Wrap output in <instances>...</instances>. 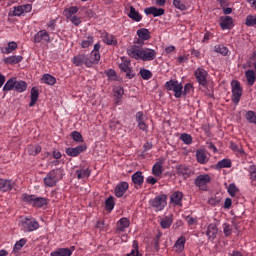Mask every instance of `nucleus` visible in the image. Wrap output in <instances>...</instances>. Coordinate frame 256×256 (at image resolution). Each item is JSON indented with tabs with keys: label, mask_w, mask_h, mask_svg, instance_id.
<instances>
[{
	"label": "nucleus",
	"mask_w": 256,
	"mask_h": 256,
	"mask_svg": "<svg viewBox=\"0 0 256 256\" xmlns=\"http://www.w3.org/2000/svg\"><path fill=\"white\" fill-rule=\"evenodd\" d=\"M127 53L132 59L137 61H153L157 57V51L149 48H141L139 46H131Z\"/></svg>",
	"instance_id": "obj_1"
},
{
	"label": "nucleus",
	"mask_w": 256,
	"mask_h": 256,
	"mask_svg": "<svg viewBox=\"0 0 256 256\" xmlns=\"http://www.w3.org/2000/svg\"><path fill=\"white\" fill-rule=\"evenodd\" d=\"M22 201L24 203H28L29 205H33V207H45L49 203L47 198L36 197L35 195L22 194Z\"/></svg>",
	"instance_id": "obj_2"
},
{
	"label": "nucleus",
	"mask_w": 256,
	"mask_h": 256,
	"mask_svg": "<svg viewBox=\"0 0 256 256\" xmlns=\"http://www.w3.org/2000/svg\"><path fill=\"white\" fill-rule=\"evenodd\" d=\"M59 175H63V170L61 168L51 170L44 178V185L46 187H55L61 179Z\"/></svg>",
	"instance_id": "obj_3"
},
{
	"label": "nucleus",
	"mask_w": 256,
	"mask_h": 256,
	"mask_svg": "<svg viewBox=\"0 0 256 256\" xmlns=\"http://www.w3.org/2000/svg\"><path fill=\"white\" fill-rule=\"evenodd\" d=\"M165 89L167 91H173L174 97H176V99H179L183 95V85L177 80H170L166 82Z\"/></svg>",
	"instance_id": "obj_4"
},
{
	"label": "nucleus",
	"mask_w": 256,
	"mask_h": 256,
	"mask_svg": "<svg viewBox=\"0 0 256 256\" xmlns=\"http://www.w3.org/2000/svg\"><path fill=\"white\" fill-rule=\"evenodd\" d=\"M150 206L155 211H163V209H165V207H167V195L160 194V195L156 196L155 198L151 199Z\"/></svg>",
	"instance_id": "obj_5"
},
{
	"label": "nucleus",
	"mask_w": 256,
	"mask_h": 256,
	"mask_svg": "<svg viewBox=\"0 0 256 256\" xmlns=\"http://www.w3.org/2000/svg\"><path fill=\"white\" fill-rule=\"evenodd\" d=\"M232 87V102L235 105H239V101H241V96L243 95V89L241 88V83L237 80H233L231 82Z\"/></svg>",
	"instance_id": "obj_6"
},
{
	"label": "nucleus",
	"mask_w": 256,
	"mask_h": 256,
	"mask_svg": "<svg viewBox=\"0 0 256 256\" xmlns=\"http://www.w3.org/2000/svg\"><path fill=\"white\" fill-rule=\"evenodd\" d=\"M119 69L122 73H126L127 79H133L135 77V72L131 67V61L125 58H122V62L119 64Z\"/></svg>",
	"instance_id": "obj_7"
},
{
	"label": "nucleus",
	"mask_w": 256,
	"mask_h": 256,
	"mask_svg": "<svg viewBox=\"0 0 256 256\" xmlns=\"http://www.w3.org/2000/svg\"><path fill=\"white\" fill-rule=\"evenodd\" d=\"M21 225L23 231H25L26 233H29L31 231H37V229H39V222H37V220L35 219L25 218L22 221Z\"/></svg>",
	"instance_id": "obj_8"
},
{
	"label": "nucleus",
	"mask_w": 256,
	"mask_h": 256,
	"mask_svg": "<svg viewBox=\"0 0 256 256\" xmlns=\"http://www.w3.org/2000/svg\"><path fill=\"white\" fill-rule=\"evenodd\" d=\"M194 183H195L196 187H199L200 189H206L207 185H209V183H211V176L209 174L199 175L195 179Z\"/></svg>",
	"instance_id": "obj_9"
},
{
	"label": "nucleus",
	"mask_w": 256,
	"mask_h": 256,
	"mask_svg": "<svg viewBox=\"0 0 256 256\" xmlns=\"http://www.w3.org/2000/svg\"><path fill=\"white\" fill-rule=\"evenodd\" d=\"M31 9H33V6H31V4L14 7V10L12 11V16L21 17L23 13H30Z\"/></svg>",
	"instance_id": "obj_10"
},
{
	"label": "nucleus",
	"mask_w": 256,
	"mask_h": 256,
	"mask_svg": "<svg viewBox=\"0 0 256 256\" xmlns=\"http://www.w3.org/2000/svg\"><path fill=\"white\" fill-rule=\"evenodd\" d=\"M84 151H87V145H79L74 148H67L66 155H68V157H77Z\"/></svg>",
	"instance_id": "obj_11"
},
{
	"label": "nucleus",
	"mask_w": 256,
	"mask_h": 256,
	"mask_svg": "<svg viewBox=\"0 0 256 256\" xmlns=\"http://www.w3.org/2000/svg\"><path fill=\"white\" fill-rule=\"evenodd\" d=\"M41 41H45V43L51 42V37L49 36V32L46 30H40L34 36V43H41Z\"/></svg>",
	"instance_id": "obj_12"
},
{
	"label": "nucleus",
	"mask_w": 256,
	"mask_h": 256,
	"mask_svg": "<svg viewBox=\"0 0 256 256\" xmlns=\"http://www.w3.org/2000/svg\"><path fill=\"white\" fill-rule=\"evenodd\" d=\"M195 77L200 85L203 87L207 85V71H205V69L198 68L195 71Z\"/></svg>",
	"instance_id": "obj_13"
},
{
	"label": "nucleus",
	"mask_w": 256,
	"mask_h": 256,
	"mask_svg": "<svg viewBox=\"0 0 256 256\" xmlns=\"http://www.w3.org/2000/svg\"><path fill=\"white\" fill-rule=\"evenodd\" d=\"M144 13L146 15H153V17H161V15H165V9L152 6L145 8Z\"/></svg>",
	"instance_id": "obj_14"
},
{
	"label": "nucleus",
	"mask_w": 256,
	"mask_h": 256,
	"mask_svg": "<svg viewBox=\"0 0 256 256\" xmlns=\"http://www.w3.org/2000/svg\"><path fill=\"white\" fill-rule=\"evenodd\" d=\"M131 225L128 218H121L116 224L117 233H125V230Z\"/></svg>",
	"instance_id": "obj_15"
},
{
	"label": "nucleus",
	"mask_w": 256,
	"mask_h": 256,
	"mask_svg": "<svg viewBox=\"0 0 256 256\" xmlns=\"http://www.w3.org/2000/svg\"><path fill=\"white\" fill-rule=\"evenodd\" d=\"M72 63L75 67H83L85 65L87 67V55L78 54L72 58Z\"/></svg>",
	"instance_id": "obj_16"
},
{
	"label": "nucleus",
	"mask_w": 256,
	"mask_h": 256,
	"mask_svg": "<svg viewBox=\"0 0 256 256\" xmlns=\"http://www.w3.org/2000/svg\"><path fill=\"white\" fill-rule=\"evenodd\" d=\"M129 189V183L127 182H120L115 187V195L116 197H123L125 193H127V190Z\"/></svg>",
	"instance_id": "obj_17"
},
{
	"label": "nucleus",
	"mask_w": 256,
	"mask_h": 256,
	"mask_svg": "<svg viewBox=\"0 0 256 256\" xmlns=\"http://www.w3.org/2000/svg\"><path fill=\"white\" fill-rule=\"evenodd\" d=\"M103 43L106 45H112L115 47L117 45V38L113 36V34H109L107 32L102 33L101 35Z\"/></svg>",
	"instance_id": "obj_18"
},
{
	"label": "nucleus",
	"mask_w": 256,
	"mask_h": 256,
	"mask_svg": "<svg viewBox=\"0 0 256 256\" xmlns=\"http://www.w3.org/2000/svg\"><path fill=\"white\" fill-rule=\"evenodd\" d=\"M177 175L183 177L184 179H189L191 177V169L185 165H179L176 167Z\"/></svg>",
	"instance_id": "obj_19"
},
{
	"label": "nucleus",
	"mask_w": 256,
	"mask_h": 256,
	"mask_svg": "<svg viewBox=\"0 0 256 256\" xmlns=\"http://www.w3.org/2000/svg\"><path fill=\"white\" fill-rule=\"evenodd\" d=\"M171 203L177 205L178 207H183V192L176 191L171 195Z\"/></svg>",
	"instance_id": "obj_20"
},
{
	"label": "nucleus",
	"mask_w": 256,
	"mask_h": 256,
	"mask_svg": "<svg viewBox=\"0 0 256 256\" xmlns=\"http://www.w3.org/2000/svg\"><path fill=\"white\" fill-rule=\"evenodd\" d=\"M13 181L7 179H0V191L2 193H7V191H11L13 189Z\"/></svg>",
	"instance_id": "obj_21"
},
{
	"label": "nucleus",
	"mask_w": 256,
	"mask_h": 256,
	"mask_svg": "<svg viewBox=\"0 0 256 256\" xmlns=\"http://www.w3.org/2000/svg\"><path fill=\"white\" fill-rule=\"evenodd\" d=\"M186 242L187 239L185 236H181L174 244V251H176V253H183V251H185Z\"/></svg>",
	"instance_id": "obj_22"
},
{
	"label": "nucleus",
	"mask_w": 256,
	"mask_h": 256,
	"mask_svg": "<svg viewBox=\"0 0 256 256\" xmlns=\"http://www.w3.org/2000/svg\"><path fill=\"white\" fill-rule=\"evenodd\" d=\"M51 256H71L73 255V250L69 248H58L50 253Z\"/></svg>",
	"instance_id": "obj_23"
},
{
	"label": "nucleus",
	"mask_w": 256,
	"mask_h": 256,
	"mask_svg": "<svg viewBox=\"0 0 256 256\" xmlns=\"http://www.w3.org/2000/svg\"><path fill=\"white\" fill-rule=\"evenodd\" d=\"M196 158L198 163H200L201 165H205V163L209 161V158L207 157V152L203 149L196 151Z\"/></svg>",
	"instance_id": "obj_24"
},
{
	"label": "nucleus",
	"mask_w": 256,
	"mask_h": 256,
	"mask_svg": "<svg viewBox=\"0 0 256 256\" xmlns=\"http://www.w3.org/2000/svg\"><path fill=\"white\" fill-rule=\"evenodd\" d=\"M137 35L140 41H149V39H151V32H149V29L147 28L137 30Z\"/></svg>",
	"instance_id": "obj_25"
},
{
	"label": "nucleus",
	"mask_w": 256,
	"mask_h": 256,
	"mask_svg": "<svg viewBox=\"0 0 256 256\" xmlns=\"http://www.w3.org/2000/svg\"><path fill=\"white\" fill-rule=\"evenodd\" d=\"M152 173L155 177H161L163 175V160H160L156 164H154L152 168Z\"/></svg>",
	"instance_id": "obj_26"
},
{
	"label": "nucleus",
	"mask_w": 256,
	"mask_h": 256,
	"mask_svg": "<svg viewBox=\"0 0 256 256\" xmlns=\"http://www.w3.org/2000/svg\"><path fill=\"white\" fill-rule=\"evenodd\" d=\"M217 232H218L217 226L215 224H210L206 231V235L208 239H211L213 241V239L217 237Z\"/></svg>",
	"instance_id": "obj_27"
},
{
	"label": "nucleus",
	"mask_w": 256,
	"mask_h": 256,
	"mask_svg": "<svg viewBox=\"0 0 256 256\" xmlns=\"http://www.w3.org/2000/svg\"><path fill=\"white\" fill-rule=\"evenodd\" d=\"M77 179H88V177H91V169L89 168H81L79 170H76Z\"/></svg>",
	"instance_id": "obj_28"
},
{
	"label": "nucleus",
	"mask_w": 256,
	"mask_h": 256,
	"mask_svg": "<svg viewBox=\"0 0 256 256\" xmlns=\"http://www.w3.org/2000/svg\"><path fill=\"white\" fill-rule=\"evenodd\" d=\"M128 17H130V19L136 21L137 23H139V21L143 19V16L139 14V12H137V10H135V7L133 6H130V12L128 13Z\"/></svg>",
	"instance_id": "obj_29"
},
{
	"label": "nucleus",
	"mask_w": 256,
	"mask_h": 256,
	"mask_svg": "<svg viewBox=\"0 0 256 256\" xmlns=\"http://www.w3.org/2000/svg\"><path fill=\"white\" fill-rule=\"evenodd\" d=\"M30 93L31 101L29 103V107H35V103H37L39 99V90L36 87H33Z\"/></svg>",
	"instance_id": "obj_30"
},
{
	"label": "nucleus",
	"mask_w": 256,
	"mask_h": 256,
	"mask_svg": "<svg viewBox=\"0 0 256 256\" xmlns=\"http://www.w3.org/2000/svg\"><path fill=\"white\" fill-rule=\"evenodd\" d=\"M23 61V56H9L4 59V63L7 65H17V63H21Z\"/></svg>",
	"instance_id": "obj_31"
},
{
	"label": "nucleus",
	"mask_w": 256,
	"mask_h": 256,
	"mask_svg": "<svg viewBox=\"0 0 256 256\" xmlns=\"http://www.w3.org/2000/svg\"><path fill=\"white\" fill-rule=\"evenodd\" d=\"M245 75H246L248 85L250 86L255 85V81H256L255 70H248L246 71Z\"/></svg>",
	"instance_id": "obj_32"
},
{
	"label": "nucleus",
	"mask_w": 256,
	"mask_h": 256,
	"mask_svg": "<svg viewBox=\"0 0 256 256\" xmlns=\"http://www.w3.org/2000/svg\"><path fill=\"white\" fill-rule=\"evenodd\" d=\"M132 181L134 185H143V181H144L143 172H140V171L135 172L132 175Z\"/></svg>",
	"instance_id": "obj_33"
},
{
	"label": "nucleus",
	"mask_w": 256,
	"mask_h": 256,
	"mask_svg": "<svg viewBox=\"0 0 256 256\" xmlns=\"http://www.w3.org/2000/svg\"><path fill=\"white\" fill-rule=\"evenodd\" d=\"M15 91L18 93H23L24 91H27V82L25 81H15V86H14Z\"/></svg>",
	"instance_id": "obj_34"
},
{
	"label": "nucleus",
	"mask_w": 256,
	"mask_h": 256,
	"mask_svg": "<svg viewBox=\"0 0 256 256\" xmlns=\"http://www.w3.org/2000/svg\"><path fill=\"white\" fill-rule=\"evenodd\" d=\"M79 11L78 6H72L64 10V15L66 19H71Z\"/></svg>",
	"instance_id": "obj_35"
},
{
	"label": "nucleus",
	"mask_w": 256,
	"mask_h": 256,
	"mask_svg": "<svg viewBox=\"0 0 256 256\" xmlns=\"http://www.w3.org/2000/svg\"><path fill=\"white\" fill-rule=\"evenodd\" d=\"M171 225H173V216H166L160 222V226L162 227V229H169Z\"/></svg>",
	"instance_id": "obj_36"
},
{
	"label": "nucleus",
	"mask_w": 256,
	"mask_h": 256,
	"mask_svg": "<svg viewBox=\"0 0 256 256\" xmlns=\"http://www.w3.org/2000/svg\"><path fill=\"white\" fill-rule=\"evenodd\" d=\"M173 5L180 11H187V0H174Z\"/></svg>",
	"instance_id": "obj_37"
},
{
	"label": "nucleus",
	"mask_w": 256,
	"mask_h": 256,
	"mask_svg": "<svg viewBox=\"0 0 256 256\" xmlns=\"http://www.w3.org/2000/svg\"><path fill=\"white\" fill-rule=\"evenodd\" d=\"M27 151L30 155H33V157H35V155H39V153H41V146H39V145H29L27 147Z\"/></svg>",
	"instance_id": "obj_38"
},
{
	"label": "nucleus",
	"mask_w": 256,
	"mask_h": 256,
	"mask_svg": "<svg viewBox=\"0 0 256 256\" xmlns=\"http://www.w3.org/2000/svg\"><path fill=\"white\" fill-rule=\"evenodd\" d=\"M230 149L233 150L236 155H240V157H243V155H245V150H243V148L233 142H230Z\"/></svg>",
	"instance_id": "obj_39"
},
{
	"label": "nucleus",
	"mask_w": 256,
	"mask_h": 256,
	"mask_svg": "<svg viewBox=\"0 0 256 256\" xmlns=\"http://www.w3.org/2000/svg\"><path fill=\"white\" fill-rule=\"evenodd\" d=\"M42 81H44L46 85H55L57 83V79H55L51 74H44Z\"/></svg>",
	"instance_id": "obj_40"
},
{
	"label": "nucleus",
	"mask_w": 256,
	"mask_h": 256,
	"mask_svg": "<svg viewBox=\"0 0 256 256\" xmlns=\"http://www.w3.org/2000/svg\"><path fill=\"white\" fill-rule=\"evenodd\" d=\"M227 193L230 195V197H236L237 193H239V188H237L235 183L229 184L227 187Z\"/></svg>",
	"instance_id": "obj_41"
},
{
	"label": "nucleus",
	"mask_w": 256,
	"mask_h": 256,
	"mask_svg": "<svg viewBox=\"0 0 256 256\" xmlns=\"http://www.w3.org/2000/svg\"><path fill=\"white\" fill-rule=\"evenodd\" d=\"M114 208H115V200H114L113 196H110L105 201V209H106V211L111 212V210Z\"/></svg>",
	"instance_id": "obj_42"
},
{
	"label": "nucleus",
	"mask_w": 256,
	"mask_h": 256,
	"mask_svg": "<svg viewBox=\"0 0 256 256\" xmlns=\"http://www.w3.org/2000/svg\"><path fill=\"white\" fill-rule=\"evenodd\" d=\"M245 118L253 125H256V112L255 111L249 110L248 112H246Z\"/></svg>",
	"instance_id": "obj_43"
},
{
	"label": "nucleus",
	"mask_w": 256,
	"mask_h": 256,
	"mask_svg": "<svg viewBox=\"0 0 256 256\" xmlns=\"http://www.w3.org/2000/svg\"><path fill=\"white\" fill-rule=\"evenodd\" d=\"M15 78L9 79L3 87V91H13L15 89Z\"/></svg>",
	"instance_id": "obj_44"
},
{
	"label": "nucleus",
	"mask_w": 256,
	"mask_h": 256,
	"mask_svg": "<svg viewBox=\"0 0 256 256\" xmlns=\"http://www.w3.org/2000/svg\"><path fill=\"white\" fill-rule=\"evenodd\" d=\"M26 243H27V239L25 238H22L18 242H16V244L14 245V253L21 251V249L25 247Z\"/></svg>",
	"instance_id": "obj_45"
},
{
	"label": "nucleus",
	"mask_w": 256,
	"mask_h": 256,
	"mask_svg": "<svg viewBox=\"0 0 256 256\" xmlns=\"http://www.w3.org/2000/svg\"><path fill=\"white\" fill-rule=\"evenodd\" d=\"M245 25L247 27H255L256 26V15H248L246 17Z\"/></svg>",
	"instance_id": "obj_46"
},
{
	"label": "nucleus",
	"mask_w": 256,
	"mask_h": 256,
	"mask_svg": "<svg viewBox=\"0 0 256 256\" xmlns=\"http://www.w3.org/2000/svg\"><path fill=\"white\" fill-rule=\"evenodd\" d=\"M140 75L145 81H149L153 77V73L145 68L140 70Z\"/></svg>",
	"instance_id": "obj_47"
},
{
	"label": "nucleus",
	"mask_w": 256,
	"mask_h": 256,
	"mask_svg": "<svg viewBox=\"0 0 256 256\" xmlns=\"http://www.w3.org/2000/svg\"><path fill=\"white\" fill-rule=\"evenodd\" d=\"M180 140L183 141L185 145H191L193 143V137L187 133L181 134Z\"/></svg>",
	"instance_id": "obj_48"
},
{
	"label": "nucleus",
	"mask_w": 256,
	"mask_h": 256,
	"mask_svg": "<svg viewBox=\"0 0 256 256\" xmlns=\"http://www.w3.org/2000/svg\"><path fill=\"white\" fill-rule=\"evenodd\" d=\"M127 256H141L139 253V243L136 240L133 241V249Z\"/></svg>",
	"instance_id": "obj_49"
},
{
	"label": "nucleus",
	"mask_w": 256,
	"mask_h": 256,
	"mask_svg": "<svg viewBox=\"0 0 256 256\" xmlns=\"http://www.w3.org/2000/svg\"><path fill=\"white\" fill-rule=\"evenodd\" d=\"M93 41H94L93 36L87 37L86 40H83V41L81 42V47H82V49H87V47H91V45H93Z\"/></svg>",
	"instance_id": "obj_50"
},
{
	"label": "nucleus",
	"mask_w": 256,
	"mask_h": 256,
	"mask_svg": "<svg viewBox=\"0 0 256 256\" xmlns=\"http://www.w3.org/2000/svg\"><path fill=\"white\" fill-rule=\"evenodd\" d=\"M71 137L73 141H76V143H83V135H81L79 132L73 131L71 133Z\"/></svg>",
	"instance_id": "obj_51"
},
{
	"label": "nucleus",
	"mask_w": 256,
	"mask_h": 256,
	"mask_svg": "<svg viewBox=\"0 0 256 256\" xmlns=\"http://www.w3.org/2000/svg\"><path fill=\"white\" fill-rule=\"evenodd\" d=\"M233 27H235L233 18L230 16H225V29H233Z\"/></svg>",
	"instance_id": "obj_52"
},
{
	"label": "nucleus",
	"mask_w": 256,
	"mask_h": 256,
	"mask_svg": "<svg viewBox=\"0 0 256 256\" xmlns=\"http://www.w3.org/2000/svg\"><path fill=\"white\" fill-rule=\"evenodd\" d=\"M71 23H73V25H75L76 27H79V25H81V18L78 16H72L71 18H68Z\"/></svg>",
	"instance_id": "obj_53"
},
{
	"label": "nucleus",
	"mask_w": 256,
	"mask_h": 256,
	"mask_svg": "<svg viewBox=\"0 0 256 256\" xmlns=\"http://www.w3.org/2000/svg\"><path fill=\"white\" fill-rule=\"evenodd\" d=\"M97 64L98 62H96L91 56H86V67H93V65Z\"/></svg>",
	"instance_id": "obj_54"
},
{
	"label": "nucleus",
	"mask_w": 256,
	"mask_h": 256,
	"mask_svg": "<svg viewBox=\"0 0 256 256\" xmlns=\"http://www.w3.org/2000/svg\"><path fill=\"white\" fill-rule=\"evenodd\" d=\"M219 195H221V194L217 193L214 198H211V199L208 201V203H209L210 205H217V203H221V198L219 197Z\"/></svg>",
	"instance_id": "obj_55"
},
{
	"label": "nucleus",
	"mask_w": 256,
	"mask_h": 256,
	"mask_svg": "<svg viewBox=\"0 0 256 256\" xmlns=\"http://www.w3.org/2000/svg\"><path fill=\"white\" fill-rule=\"evenodd\" d=\"M191 91H193V84L191 83H187L184 86V91L182 92L183 95H189V93H191Z\"/></svg>",
	"instance_id": "obj_56"
},
{
	"label": "nucleus",
	"mask_w": 256,
	"mask_h": 256,
	"mask_svg": "<svg viewBox=\"0 0 256 256\" xmlns=\"http://www.w3.org/2000/svg\"><path fill=\"white\" fill-rule=\"evenodd\" d=\"M214 51L216 53H220V55H224V53H225V45H223V44L216 45L214 47Z\"/></svg>",
	"instance_id": "obj_57"
},
{
	"label": "nucleus",
	"mask_w": 256,
	"mask_h": 256,
	"mask_svg": "<svg viewBox=\"0 0 256 256\" xmlns=\"http://www.w3.org/2000/svg\"><path fill=\"white\" fill-rule=\"evenodd\" d=\"M90 57L93 58L96 63L101 61V54L99 52H91Z\"/></svg>",
	"instance_id": "obj_58"
},
{
	"label": "nucleus",
	"mask_w": 256,
	"mask_h": 256,
	"mask_svg": "<svg viewBox=\"0 0 256 256\" xmlns=\"http://www.w3.org/2000/svg\"><path fill=\"white\" fill-rule=\"evenodd\" d=\"M214 169H216L217 171L225 169V159L219 161L216 165H214Z\"/></svg>",
	"instance_id": "obj_59"
},
{
	"label": "nucleus",
	"mask_w": 256,
	"mask_h": 256,
	"mask_svg": "<svg viewBox=\"0 0 256 256\" xmlns=\"http://www.w3.org/2000/svg\"><path fill=\"white\" fill-rule=\"evenodd\" d=\"M123 93H125V90L123 89V87L116 88L115 94L118 99H121V97H123Z\"/></svg>",
	"instance_id": "obj_60"
},
{
	"label": "nucleus",
	"mask_w": 256,
	"mask_h": 256,
	"mask_svg": "<svg viewBox=\"0 0 256 256\" xmlns=\"http://www.w3.org/2000/svg\"><path fill=\"white\" fill-rule=\"evenodd\" d=\"M96 229H99V231H103V229H105V221H103V220L97 221Z\"/></svg>",
	"instance_id": "obj_61"
},
{
	"label": "nucleus",
	"mask_w": 256,
	"mask_h": 256,
	"mask_svg": "<svg viewBox=\"0 0 256 256\" xmlns=\"http://www.w3.org/2000/svg\"><path fill=\"white\" fill-rule=\"evenodd\" d=\"M138 127L139 129H141L142 131H147V124L145 123V121H141V122H138Z\"/></svg>",
	"instance_id": "obj_62"
},
{
	"label": "nucleus",
	"mask_w": 256,
	"mask_h": 256,
	"mask_svg": "<svg viewBox=\"0 0 256 256\" xmlns=\"http://www.w3.org/2000/svg\"><path fill=\"white\" fill-rule=\"evenodd\" d=\"M146 183H148L149 185H155V183H157V180L153 176H149L146 179Z\"/></svg>",
	"instance_id": "obj_63"
},
{
	"label": "nucleus",
	"mask_w": 256,
	"mask_h": 256,
	"mask_svg": "<svg viewBox=\"0 0 256 256\" xmlns=\"http://www.w3.org/2000/svg\"><path fill=\"white\" fill-rule=\"evenodd\" d=\"M8 49H10L11 53H12V51H15V49H17V42H10L8 44Z\"/></svg>",
	"instance_id": "obj_64"
}]
</instances>
